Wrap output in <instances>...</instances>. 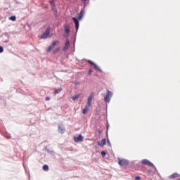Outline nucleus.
<instances>
[{"label":"nucleus","mask_w":180,"mask_h":180,"mask_svg":"<svg viewBox=\"0 0 180 180\" xmlns=\"http://www.w3.org/2000/svg\"><path fill=\"white\" fill-rule=\"evenodd\" d=\"M65 32L66 34H70V26L65 25Z\"/></svg>","instance_id":"nucleus-16"},{"label":"nucleus","mask_w":180,"mask_h":180,"mask_svg":"<svg viewBox=\"0 0 180 180\" xmlns=\"http://www.w3.org/2000/svg\"><path fill=\"white\" fill-rule=\"evenodd\" d=\"M58 51H60V49L58 48L55 49L54 53H58Z\"/></svg>","instance_id":"nucleus-33"},{"label":"nucleus","mask_w":180,"mask_h":180,"mask_svg":"<svg viewBox=\"0 0 180 180\" xmlns=\"http://www.w3.org/2000/svg\"><path fill=\"white\" fill-rule=\"evenodd\" d=\"M94 97H95V94L94 93H91L90 96L88 97L87 103H86L88 106H91V105H92V99H94Z\"/></svg>","instance_id":"nucleus-7"},{"label":"nucleus","mask_w":180,"mask_h":180,"mask_svg":"<svg viewBox=\"0 0 180 180\" xmlns=\"http://www.w3.org/2000/svg\"><path fill=\"white\" fill-rule=\"evenodd\" d=\"M107 143L109 147H112V143H110V141L108 139H107Z\"/></svg>","instance_id":"nucleus-28"},{"label":"nucleus","mask_w":180,"mask_h":180,"mask_svg":"<svg viewBox=\"0 0 180 180\" xmlns=\"http://www.w3.org/2000/svg\"><path fill=\"white\" fill-rule=\"evenodd\" d=\"M45 99H46V101H50L51 98H50V97H46Z\"/></svg>","instance_id":"nucleus-34"},{"label":"nucleus","mask_w":180,"mask_h":180,"mask_svg":"<svg viewBox=\"0 0 180 180\" xmlns=\"http://www.w3.org/2000/svg\"><path fill=\"white\" fill-rule=\"evenodd\" d=\"M82 2H86L88 0H80Z\"/></svg>","instance_id":"nucleus-35"},{"label":"nucleus","mask_w":180,"mask_h":180,"mask_svg":"<svg viewBox=\"0 0 180 180\" xmlns=\"http://www.w3.org/2000/svg\"><path fill=\"white\" fill-rule=\"evenodd\" d=\"M101 155L102 157H105V155H106V151L105 150L101 151Z\"/></svg>","instance_id":"nucleus-29"},{"label":"nucleus","mask_w":180,"mask_h":180,"mask_svg":"<svg viewBox=\"0 0 180 180\" xmlns=\"http://www.w3.org/2000/svg\"><path fill=\"white\" fill-rule=\"evenodd\" d=\"M108 129H109V125H108V127H107V130H108Z\"/></svg>","instance_id":"nucleus-37"},{"label":"nucleus","mask_w":180,"mask_h":180,"mask_svg":"<svg viewBox=\"0 0 180 180\" xmlns=\"http://www.w3.org/2000/svg\"><path fill=\"white\" fill-rule=\"evenodd\" d=\"M53 49H54L53 46H52L51 45L49 46L46 50L47 53H50V51H51Z\"/></svg>","instance_id":"nucleus-24"},{"label":"nucleus","mask_w":180,"mask_h":180,"mask_svg":"<svg viewBox=\"0 0 180 180\" xmlns=\"http://www.w3.org/2000/svg\"><path fill=\"white\" fill-rule=\"evenodd\" d=\"M87 63H89V64L90 65H94L96 70L99 71V72H102L101 68H99V66H98L96 64H95V63H94L92 60H88Z\"/></svg>","instance_id":"nucleus-5"},{"label":"nucleus","mask_w":180,"mask_h":180,"mask_svg":"<svg viewBox=\"0 0 180 180\" xmlns=\"http://www.w3.org/2000/svg\"><path fill=\"white\" fill-rule=\"evenodd\" d=\"M57 44H58V41H53L51 46L54 49V47H56V45Z\"/></svg>","instance_id":"nucleus-19"},{"label":"nucleus","mask_w":180,"mask_h":180,"mask_svg":"<svg viewBox=\"0 0 180 180\" xmlns=\"http://www.w3.org/2000/svg\"><path fill=\"white\" fill-rule=\"evenodd\" d=\"M49 4H50L51 8H53V6H56V4L54 3V1H53V0L50 1Z\"/></svg>","instance_id":"nucleus-27"},{"label":"nucleus","mask_w":180,"mask_h":180,"mask_svg":"<svg viewBox=\"0 0 180 180\" xmlns=\"http://www.w3.org/2000/svg\"><path fill=\"white\" fill-rule=\"evenodd\" d=\"M29 180H30V179Z\"/></svg>","instance_id":"nucleus-39"},{"label":"nucleus","mask_w":180,"mask_h":180,"mask_svg":"<svg viewBox=\"0 0 180 180\" xmlns=\"http://www.w3.org/2000/svg\"><path fill=\"white\" fill-rule=\"evenodd\" d=\"M98 146L103 147L106 144V139H103L101 141L97 142Z\"/></svg>","instance_id":"nucleus-10"},{"label":"nucleus","mask_w":180,"mask_h":180,"mask_svg":"<svg viewBox=\"0 0 180 180\" xmlns=\"http://www.w3.org/2000/svg\"><path fill=\"white\" fill-rule=\"evenodd\" d=\"M9 20H12L13 22H15V20H16V16L12 15L11 17H9Z\"/></svg>","instance_id":"nucleus-22"},{"label":"nucleus","mask_w":180,"mask_h":180,"mask_svg":"<svg viewBox=\"0 0 180 180\" xmlns=\"http://www.w3.org/2000/svg\"><path fill=\"white\" fill-rule=\"evenodd\" d=\"M46 151L49 154H51V155H53V154H54V150H51L50 149L46 148Z\"/></svg>","instance_id":"nucleus-20"},{"label":"nucleus","mask_w":180,"mask_h":180,"mask_svg":"<svg viewBox=\"0 0 180 180\" xmlns=\"http://www.w3.org/2000/svg\"><path fill=\"white\" fill-rule=\"evenodd\" d=\"M53 49H54L53 46H52L51 45L49 46L46 50L47 53H50V51H51Z\"/></svg>","instance_id":"nucleus-23"},{"label":"nucleus","mask_w":180,"mask_h":180,"mask_svg":"<svg viewBox=\"0 0 180 180\" xmlns=\"http://www.w3.org/2000/svg\"><path fill=\"white\" fill-rule=\"evenodd\" d=\"M84 13H85V12L84 11V9H82L78 17H77V19L79 20H81V19H82V18L84 17Z\"/></svg>","instance_id":"nucleus-12"},{"label":"nucleus","mask_w":180,"mask_h":180,"mask_svg":"<svg viewBox=\"0 0 180 180\" xmlns=\"http://www.w3.org/2000/svg\"><path fill=\"white\" fill-rule=\"evenodd\" d=\"M81 96V94H77L75 96H73L72 97V101H76V99H78Z\"/></svg>","instance_id":"nucleus-17"},{"label":"nucleus","mask_w":180,"mask_h":180,"mask_svg":"<svg viewBox=\"0 0 180 180\" xmlns=\"http://www.w3.org/2000/svg\"><path fill=\"white\" fill-rule=\"evenodd\" d=\"M118 164L120 167H127L129 165V160L126 159L118 158Z\"/></svg>","instance_id":"nucleus-3"},{"label":"nucleus","mask_w":180,"mask_h":180,"mask_svg":"<svg viewBox=\"0 0 180 180\" xmlns=\"http://www.w3.org/2000/svg\"><path fill=\"white\" fill-rule=\"evenodd\" d=\"M51 11L54 13V16L57 18V8H56V6H53V7H51Z\"/></svg>","instance_id":"nucleus-15"},{"label":"nucleus","mask_w":180,"mask_h":180,"mask_svg":"<svg viewBox=\"0 0 180 180\" xmlns=\"http://www.w3.org/2000/svg\"><path fill=\"white\" fill-rule=\"evenodd\" d=\"M61 91H63L62 88H58V89H56L54 91L55 95H57V94H60Z\"/></svg>","instance_id":"nucleus-18"},{"label":"nucleus","mask_w":180,"mask_h":180,"mask_svg":"<svg viewBox=\"0 0 180 180\" xmlns=\"http://www.w3.org/2000/svg\"><path fill=\"white\" fill-rule=\"evenodd\" d=\"M49 34H50V30H46V31L40 36L39 39L43 40L48 39Z\"/></svg>","instance_id":"nucleus-4"},{"label":"nucleus","mask_w":180,"mask_h":180,"mask_svg":"<svg viewBox=\"0 0 180 180\" xmlns=\"http://www.w3.org/2000/svg\"><path fill=\"white\" fill-rule=\"evenodd\" d=\"M44 171H49V165H44L42 167Z\"/></svg>","instance_id":"nucleus-26"},{"label":"nucleus","mask_w":180,"mask_h":180,"mask_svg":"<svg viewBox=\"0 0 180 180\" xmlns=\"http://www.w3.org/2000/svg\"><path fill=\"white\" fill-rule=\"evenodd\" d=\"M4 53V47L2 46H0V53Z\"/></svg>","instance_id":"nucleus-30"},{"label":"nucleus","mask_w":180,"mask_h":180,"mask_svg":"<svg viewBox=\"0 0 180 180\" xmlns=\"http://www.w3.org/2000/svg\"><path fill=\"white\" fill-rule=\"evenodd\" d=\"M74 141L75 143H79L81 141H84V136H82V134H79L78 136H75Z\"/></svg>","instance_id":"nucleus-8"},{"label":"nucleus","mask_w":180,"mask_h":180,"mask_svg":"<svg viewBox=\"0 0 180 180\" xmlns=\"http://www.w3.org/2000/svg\"><path fill=\"white\" fill-rule=\"evenodd\" d=\"M136 180H141V177L140 176H135Z\"/></svg>","instance_id":"nucleus-31"},{"label":"nucleus","mask_w":180,"mask_h":180,"mask_svg":"<svg viewBox=\"0 0 180 180\" xmlns=\"http://www.w3.org/2000/svg\"><path fill=\"white\" fill-rule=\"evenodd\" d=\"M24 168H25V174H28V178H29V179H30V173L29 172V170L27 169V168L25 167V165H24Z\"/></svg>","instance_id":"nucleus-21"},{"label":"nucleus","mask_w":180,"mask_h":180,"mask_svg":"<svg viewBox=\"0 0 180 180\" xmlns=\"http://www.w3.org/2000/svg\"><path fill=\"white\" fill-rule=\"evenodd\" d=\"M68 47H70V39H66L65 45L63 47V51H67V50H68Z\"/></svg>","instance_id":"nucleus-11"},{"label":"nucleus","mask_w":180,"mask_h":180,"mask_svg":"<svg viewBox=\"0 0 180 180\" xmlns=\"http://www.w3.org/2000/svg\"><path fill=\"white\" fill-rule=\"evenodd\" d=\"M91 74H92V70H91V69H90V70H89L88 75H91Z\"/></svg>","instance_id":"nucleus-32"},{"label":"nucleus","mask_w":180,"mask_h":180,"mask_svg":"<svg viewBox=\"0 0 180 180\" xmlns=\"http://www.w3.org/2000/svg\"><path fill=\"white\" fill-rule=\"evenodd\" d=\"M141 164H143V165H148V167H152V168L157 169V167L154 166V164H153V162H150V160L147 159L142 160Z\"/></svg>","instance_id":"nucleus-2"},{"label":"nucleus","mask_w":180,"mask_h":180,"mask_svg":"<svg viewBox=\"0 0 180 180\" xmlns=\"http://www.w3.org/2000/svg\"><path fill=\"white\" fill-rule=\"evenodd\" d=\"M179 177H180V174L178 173H174L169 176V178L171 179H174V178H179Z\"/></svg>","instance_id":"nucleus-13"},{"label":"nucleus","mask_w":180,"mask_h":180,"mask_svg":"<svg viewBox=\"0 0 180 180\" xmlns=\"http://www.w3.org/2000/svg\"><path fill=\"white\" fill-rule=\"evenodd\" d=\"M90 106L91 105H88L87 104L85 105L82 111L83 115H86V112H88V109L89 108Z\"/></svg>","instance_id":"nucleus-14"},{"label":"nucleus","mask_w":180,"mask_h":180,"mask_svg":"<svg viewBox=\"0 0 180 180\" xmlns=\"http://www.w3.org/2000/svg\"><path fill=\"white\" fill-rule=\"evenodd\" d=\"M58 132L61 133V134H64V133L65 132V128L64 127V125L63 124L58 125Z\"/></svg>","instance_id":"nucleus-9"},{"label":"nucleus","mask_w":180,"mask_h":180,"mask_svg":"<svg viewBox=\"0 0 180 180\" xmlns=\"http://www.w3.org/2000/svg\"><path fill=\"white\" fill-rule=\"evenodd\" d=\"M84 6L85 7V4H84Z\"/></svg>","instance_id":"nucleus-38"},{"label":"nucleus","mask_w":180,"mask_h":180,"mask_svg":"<svg viewBox=\"0 0 180 180\" xmlns=\"http://www.w3.org/2000/svg\"><path fill=\"white\" fill-rule=\"evenodd\" d=\"M64 37H68V34H65Z\"/></svg>","instance_id":"nucleus-36"},{"label":"nucleus","mask_w":180,"mask_h":180,"mask_svg":"<svg viewBox=\"0 0 180 180\" xmlns=\"http://www.w3.org/2000/svg\"><path fill=\"white\" fill-rule=\"evenodd\" d=\"M72 20L75 25L76 33H77V32H78V30L79 29V20H78V18H77L75 17H73Z\"/></svg>","instance_id":"nucleus-6"},{"label":"nucleus","mask_w":180,"mask_h":180,"mask_svg":"<svg viewBox=\"0 0 180 180\" xmlns=\"http://www.w3.org/2000/svg\"><path fill=\"white\" fill-rule=\"evenodd\" d=\"M4 137L6 139H11V134L6 132V134H4Z\"/></svg>","instance_id":"nucleus-25"},{"label":"nucleus","mask_w":180,"mask_h":180,"mask_svg":"<svg viewBox=\"0 0 180 180\" xmlns=\"http://www.w3.org/2000/svg\"><path fill=\"white\" fill-rule=\"evenodd\" d=\"M112 96H113V93L109 90H107V94L104 96V102L106 103H110V99H112Z\"/></svg>","instance_id":"nucleus-1"}]
</instances>
